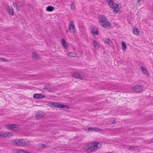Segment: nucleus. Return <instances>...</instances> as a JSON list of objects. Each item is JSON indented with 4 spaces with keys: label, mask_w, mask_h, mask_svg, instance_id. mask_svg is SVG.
Instances as JSON below:
<instances>
[{
    "label": "nucleus",
    "mask_w": 153,
    "mask_h": 153,
    "mask_svg": "<svg viewBox=\"0 0 153 153\" xmlns=\"http://www.w3.org/2000/svg\"><path fill=\"white\" fill-rule=\"evenodd\" d=\"M12 143L14 145L19 146H25L28 144L27 142L24 139H17L13 140Z\"/></svg>",
    "instance_id": "obj_4"
},
{
    "label": "nucleus",
    "mask_w": 153,
    "mask_h": 153,
    "mask_svg": "<svg viewBox=\"0 0 153 153\" xmlns=\"http://www.w3.org/2000/svg\"><path fill=\"white\" fill-rule=\"evenodd\" d=\"M111 7L114 9V12L115 14L117 13L120 11L119 5L120 4H115L113 0H106Z\"/></svg>",
    "instance_id": "obj_3"
},
{
    "label": "nucleus",
    "mask_w": 153,
    "mask_h": 153,
    "mask_svg": "<svg viewBox=\"0 0 153 153\" xmlns=\"http://www.w3.org/2000/svg\"><path fill=\"white\" fill-rule=\"evenodd\" d=\"M91 31L92 33L94 34L98 35V30L96 28H93L91 30Z\"/></svg>",
    "instance_id": "obj_18"
},
{
    "label": "nucleus",
    "mask_w": 153,
    "mask_h": 153,
    "mask_svg": "<svg viewBox=\"0 0 153 153\" xmlns=\"http://www.w3.org/2000/svg\"><path fill=\"white\" fill-rule=\"evenodd\" d=\"M99 144V143L95 142L88 144L87 146L86 152H91L97 150L99 148L98 146Z\"/></svg>",
    "instance_id": "obj_2"
},
{
    "label": "nucleus",
    "mask_w": 153,
    "mask_h": 153,
    "mask_svg": "<svg viewBox=\"0 0 153 153\" xmlns=\"http://www.w3.org/2000/svg\"><path fill=\"white\" fill-rule=\"evenodd\" d=\"M88 129L89 131L94 130V131H97L99 130L98 128L96 127H94V128H89Z\"/></svg>",
    "instance_id": "obj_26"
},
{
    "label": "nucleus",
    "mask_w": 153,
    "mask_h": 153,
    "mask_svg": "<svg viewBox=\"0 0 153 153\" xmlns=\"http://www.w3.org/2000/svg\"><path fill=\"white\" fill-rule=\"evenodd\" d=\"M141 71L146 76L148 75V73L146 68H144L143 66H141Z\"/></svg>",
    "instance_id": "obj_14"
},
{
    "label": "nucleus",
    "mask_w": 153,
    "mask_h": 153,
    "mask_svg": "<svg viewBox=\"0 0 153 153\" xmlns=\"http://www.w3.org/2000/svg\"><path fill=\"white\" fill-rule=\"evenodd\" d=\"M2 58H1L0 57V60L2 61Z\"/></svg>",
    "instance_id": "obj_33"
},
{
    "label": "nucleus",
    "mask_w": 153,
    "mask_h": 153,
    "mask_svg": "<svg viewBox=\"0 0 153 153\" xmlns=\"http://www.w3.org/2000/svg\"><path fill=\"white\" fill-rule=\"evenodd\" d=\"M45 96L41 94H35L33 96V97L35 99H40L45 97Z\"/></svg>",
    "instance_id": "obj_10"
},
{
    "label": "nucleus",
    "mask_w": 153,
    "mask_h": 153,
    "mask_svg": "<svg viewBox=\"0 0 153 153\" xmlns=\"http://www.w3.org/2000/svg\"><path fill=\"white\" fill-rule=\"evenodd\" d=\"M137 0V1H138V3H140L141 2V0Z\"/></svg>",
    "instance_id": "obj_32"
},
{
    "label": "nucleus",
    "mask_w": 153,
    "mask_h": 153,
    "mask_svg": "<svg viewBox=\"0 0 153 153\" xmlns=\"http://www.w3.org/2000/svg\"><path fill=\"white\" fill-rule=\"evenodd\" d=\"M68 55L70 57H78L77 56V54L74 53L70 52L68 53Z\"/></svg>",
    "instance_id": "obj_19"
},
{
    "label": "nucleus",
    "mask_w": 153,
    "mask_h": 153,
    "mask_svg": "<svg viewBox=\"0 0 153 153\" xmlns=\"http://www.w3.org/2000/svg\"><path fill=\"white\" fill-rule=\"evenodd\" d=\"M44 89L49 92H52L54 91V89L53 88L51 87L49 85L46 86L45 87Z\"/></svg>",
    "instance_id": "obj_11"
},
{
    "label": "nucleus",
    "mask_w": 153,
    "mask_h": 153,
    "mask_svg": "<svg viewBox=\"0 0 153 153\" xmlns=\"http://www.w3.org/2000/svg\"><path fill=\"white\" fill-rule=\"evenodd\" d=\"M105 43L108 44L109 45H111L112 44V41L108 39H105Z\"/></svg>",
    "instance_id": "obj_22"
},
{
    "label": "nucleus",
    "mask_w": 153,
    "mask_h": 153,
    "mask_svg": "<svg viewBox=\"0 0 153 153\" xmlns=\"http://www.w3.org/2000/svg\"><path fill=\"white\" fill-rule=\"evenodd\" d=\"M75 28L74 25V23L72 22H71L69 24V29L71 32L72 31L71 30H74Z\"/></svg>",
    "instance_id": "obj_13"
},
{
    "label": "nucleus",
    "mask_w": 153,
    "mask_h": 153,
    "mask_svg": "<svg viewBox=\"0 0 153 153\" xmlns=\"http://www.w3.org/2000/svg\"><path fill=\"white\" fill-rule=\"evenodd\" d=\"M98 19L100 25L104 27L107 28L111 25L109 21L104 16H100Z\"/></svg>",
    "instance_id": "obj_1"
},
{
    "label": "nucleus",
    "mask_w": 153,
    "mask_h": 153,
    "mask_svg": "<svg viewBox=\"0 0 153 153\" xmlns=\"http://www.w3.org/2000/svg\"><path fill=\"white\" fill-rule=\"evenodd\" d=\"M4 62H7L8 60L7 59L5 58H2V60Z\"/></svg>",
    "instance_id": "obj_30"
},
{
    "label": "nucleus",
    "mask_w": 153,
    "mask_h": 153,
    "mask_svg": "<svg viewBox=\"0 0 153 153\" xmlns=\"http://www.w3.org/2000/svg\"><path fill=\"white\" fill-rule=\"evenodd\" d=\"M33 57L35 58L36 59H38L39 58V56L35 53H32Z\"/></svg>",
    "instance_id": "obj_24"
},
{
    "label": "nucleus",
    "mask_w": 153,
    "mask_h": 153,
    "mask_svg": "<svg viewBox=\"0 0 153 153\" xmlns=\"http://www.w3.org/2000/svg\"><path fill=\"white\" fill-rule=\"evenodd\" d=\"M73 76L76 78L82 79H83V77L77 72H75L72 74Z\"/></svg>",
    "instance_id": "obj_8"
},
{
    "label": "nucleus",
    "mask_w": 153,
    "mask_h": 153,
    "mask_svg": "<svg viewBox=\"0 0 153 153\" xmlns=\"http://www.w3.org/2000/svg\"><path fill=\"white\" fill-rule=\"evenodd\" d=\"M143 87L140 85H136L132 87V90L135 93H140L143 90Z\"/></svg>",
    "instance_id": "obj_7"
},
{
    "label": "nucleus",
    "mask_w": 153,
    "mask_h": 153,
    "mask_svg": "<svg viewBox=\"0 0 153 153\" xmlns=\"http://www.w3.org/2000/svg\"><path fill=\"white\" fill-rule=\"evenodd\" d=\"M133 32L134 34L137 35H138L139 33V31L138 29L137 28H134Z\"/></svg>",
    "instance_id": "obj_21"
},
{
    "label": "nucleus",
    "mask_w": 153,
    "mask_h": 153,
    "mask_svg": "<svg viewBox=\"0 0 153 153\" xmlns=\"http://www.w3.org/2000/svg\"><path fill=\"white\" fill-rule=\"evenodd\" d=\"M13 134L11 133L6 132L5 133H3L2 137L4 138H9L13 136Z\"/></svg>",
    "instance_id": "obj_9"
},
{
    "label": "nucleus",
    "mask_w": 153,
    "mask_h": 153,
    "mask_svg": "<svg viewBox=\"0 0 153 153\" xmlns=\"http://www.w3.org/2000/svg\"><path fill=\"white\" fill-rule=\"evenodd\" d=\"M54 9V7L52 6H48L46 10L48 11H52Z\"/></svg>",
    "instance_id": "obj_20"
},
{
    "label": "nucleus",
    "mask_w": 153,
    "mask_h": 153,
    "mask_svg": "<svg viewBox=\"0 0 153 153\" xmlns=\"http://www.w3.org/2000/svg\"><path fill=\"white\" fill-rule=\"evenodd\" d=\"M46 146L43 144H39V147L41 149H44L46 147Z\"/></svg>",
    "instance_id": "obj_25"
},
{
    "label": "nucleus",
    "mask_w": 153,
    "mask_h": 153,
    "mask_svg": "<svg viewBox=\"0 0 153 153\" xmlns=\"http://www.w3.org/2000/svg\"><path fill=\"white\" fill-rule=\"evenodd\" d=\"M43 117V114L41 113L37 112L36 116V117L37 119H40V118H42Z\"/></svg>",
    "instance_id": "obj_17"
},
{
    "label": "nucleus",
    "mask_w": 153,
    "mask_h": 153,
    "mask_svg": "<svg viewBox=\"0 0 153 153\" xmlns=\"http://www.w3.org/2000/svg\"><path fill=\"white\" fill-rule=\"evenodd\" d=\"M6 128L9 130L17 132L18 130L17 126L16 124L8 125L6 126Z\"/></svg>",
    "instance_id": "obj_6"
},
{
    "label": "nucleus",
    "mask_w": 153,
    "mask_h": 153,
    "mask_svg": "<svg viewBox=\"0 0 153 153\" xmlns=\"http://www.w3.org/2000/svg\"><path fill=\"white\" fill-rule=\"evenodd\" d=\"M114 123H115V122H113L112 123L114 124Z\"/></svg>",
    "instance_id": "obj_34"
},
{
    "label": "nucleus",
    "mask_w": 153,
    "mask_h": 153,
    "mask_svg": "<svg viewBox=\"0 0 153 153\" xmlns=\"http://www.w3.org/2000/svg\"><path fill=\"white\" fill-rule=\"evenodd\" d=\"M122 44L123 50V51H125L126 50V45L124 42H122Z\"/></svg>",
    "instance_id": "obj_23"
},
{
    "label": "nucleus",
    "mask_w": 153,
    "mask_h": 153,
    "mask_svg": "<svg viewBox=\"0 0 153 153\" xmlns=\"http://www.w3.org/2000/svg\"><path fill=\"white\" fill-rule=\"evenodd\" d=\"M13 5L16 8V10H19V9L17 7V4L16 3H15V2H13Z\"/></svg>",
    "instance_id": "obj_27"
},
{
    "label": "nucleus",
    "mask_w": 153,
    "mask_h": 153,
    "mask_svg": "<svg viewBox=\"0 0 153 153\" xmlns=\"http://www.w3.org/2000/svg\"><path fill=\"white\" fill-rule=\"evenodd\" d=\"M48 103L49 105L52 108H64L65 106V105H64L61 104L59 103L56 102H49Z\"/></svg>",
    "instance_id": "obj_5"
},
{
    "label": "nucleus",
    "mask_w": 153,
    "mask_h": 153,
    "mask_svg": "<svg viewBox=\"0 0 153 153\" xmlns=\"http://www.w3.org/2000/svg\"><path fill=\"white\" fill-rule=\"evenodd\" d=\"M8 12L9 14L12 16L14 15V12L13 9L10 7L8 6L7 8Z\"/></svg>",
    "instance_id": "obj_12"
},
{
    "label": "nucleus",
    "mask_w": 153,
    "mask_h": 153,
    "mask_svg": "<svg viewBox=\"0 0 153 153\" xmlns=\"http://www.w3.org/2000/svg\"><path fill=\"white\" fill-rule=\"evenodd\" d=\"M71 10H74L75 8V6L74 4H72L71 5Z\"/></svg>",
    "instance_id": "obj_28"
},
{
    "label": "nucleus",
    "mask_w": 153,
    "mask_h": 153,
    "mask_svg": "<svg viewBox=\"0 0 153 153\" xmlns=\"http://www.w3.org/2000/svg\"><path fill=\"white\" fill-rule=\"evenodd\" d=\"M93 42L94 48L97 49H99L100 47L98 42L95 40H93Z\"/></svg>",
    "instance_id": "obj_16"
},
{
    "label": "nucleus",
    "mask_w": 153,
    "mask_h": 153,
    "mask_svg": "<svg viewBox=\"0 0 153 153\" xmlns=\"http://www.w3.org/2000/svg\"><path fill=\"white\" fill-rule=\"evenodd\" d=\"M62 44L63 46H64V47L66 49L67 48H68V43L65 41V39H62Z\"/></svg>",
    "instance_id": "obj_15"
},
{
    "label": "nucleus",
    "mask_w": 153,
    "mask_h": 153,
    "mask_svg": "<svg viewBox=\"0 0 153 153\" xmlns=\"http://www.w3.org/2000/svg\"><path fill=\"white\" fill-rule=\"evenodd\" d=\"M129 149H130L132 150H136V148H135L134 147H129Z\"/></svg>",
    "instance_id": "obj_29"
},
{
    "label": "nucleus",
    "mask_w": 153,
    "mask_h": 153,
    "mask_svg": "<svg viewBox=\"0 0 153 153\" xmlns=\"http://www.w3.org/2000/svg\"><path fill=\"white\" fill-rule=\"evenodd\" d=\"M3 132H0V137H2Z\"/></svg>",
    "instance_id": "obj_31"
}]
</instances>
